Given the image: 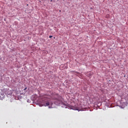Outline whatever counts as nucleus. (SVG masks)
<instances>
[{
  "label": "nucleus",
  "mask_w": 128,
  "mask_h": 128,
  "mask_svg": "<svg viewBox=\"0 0 128 128\" xmlns=\"http://www.w3.org/2000/svg\"><path fill=\"white\" fill-rule=\"evenodd\" d=\"M27 88H26L24 89V90H26Z\"/></svg>",
  "instance_id": "obj_3"
},
{
  "label": "nucleus",
  "mask_w": 128,
  "mask_h": 128,
  "mask_svg": "<svg viewBox=\"0 0 128 128\" xmlns=\"http://www.w3.org/2000/svg\"><path fill=\"white\" fill-rule=\"evenodd\" d=\"M44 106H50V102H46L44 104H43Z\"/></svg>",
  "instance_id": "obj_1"
},
{
  "label": "nucleus",
  "mask_w": 128,
  "mask_h": 128,
  "mask_svg": "<svg viewBox=\"0 0 128 128\" xmlns=\"http://www.w3.org/2000/svg\"><path fill=\"white\" fill-rule=\"evenodd\" d=\"M50 2H52V0H50Z\"/></svg>",
  "instance_id": "obj_4"
},
{
  "label": "nucleus",
  "mask_w": 128,
  "mask_h": 128,
  "mask_svg": "<svg viewBox=\"0 0 128 128\" xmlns=\"http://www.w3.org/2000/svg\"><path fill=\"white\" fill-rule=\"evenodd\" d=\"M49 38H52V36H49Z\"/></svg>",
  "instance_id": "obj_2"
}]
</instances>
